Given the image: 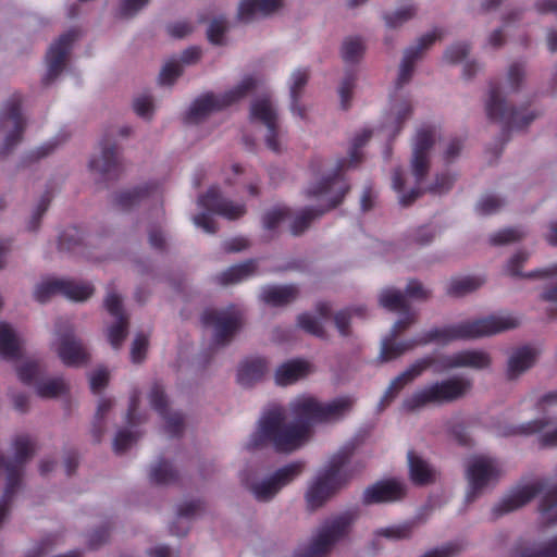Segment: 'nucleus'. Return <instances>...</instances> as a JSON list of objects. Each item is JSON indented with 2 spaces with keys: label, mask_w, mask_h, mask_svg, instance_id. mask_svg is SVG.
<instances>
[{
  "label": "nucleus",
  "mask_w": 557,
  "mask_h": 557,
  "mask_svg": "<svg viewBox=\"0 0 557 557\" xmlns=\"http://www.w3.org/2000/svg\"><path fill=\"white\" fill-rule=\"evenodd\" d=\"M410 479L417 485H425L433 481V472L429 465L412 450L408 453Z\"/></svg>",
  "instance_id": "39"
},
{
  "label": "nucleus",
  "mask_w": 557,
  "mask_h": 557,
  "mask_svg": "<svg viewBox=\"0 0 557 557\" xmlns=\"http://www.w3.org/2000/svg\"><path fill=\"white\" fill-rule=\"evenodd\" d=\"M435 362L433 357H424L412 364H410L405 371L397 375L388 385L381 401L380 408L383 410L387 407L398 395V393L408 384L412 383L419 377L425 370L432 367Z\"/></svg>",
  "instance_id": "18"
},
{
  "label": "nucleus",
  "mask_w": 557,
  "mask_h": 557,
  "mask_svg": "<svg viewBox=\"0 0 557 557\" xmlns=\"http://www.w3.org/2000/svg\"><path fill=\"white\" fill-rule=\"evenodd\" d=\"M148 349V337L139 333L136 335L132 348H131V358L134 363H140L146 358V352Z\"/></svg>",
  "instance_id": "62"
},
{
  "label": "nucleus",
  "mask_w": 557,
  "mask_h": 557,
  "mask_svg": "<svg viewBox=\"0 0 557 557\" xmlns=\"http://www.w3.org/2000/svg\"><path fill=\"white\" fill-rule=\"evenodd\" d=\"M226 32V20L224 17L214 18L208 28V39L213 45H221Z\"/></svg>",
  "instance_id": "64"
},
{
  "label": "nucleus",
  "mask_w": 557,
  "mask_h": 557,
  "mask_svg": "<svg viewBox=\"0 0 557 557\" xmlns=\"http://www.w3.org/2000/svg\"><path fill=\"white\" fill-rule=\"evenodd\" d=\"M434 127L424 126L417 132L412 157V172L417 183H421L429 172V151L434 145Z\"/></svg>",
  "instance_id": "20"
},
{
  "label": "nucleus",
  "mask_w": 557,
  "mask_h": 557,
  "mask_svg": "<svg viewBox=\"0 0 557 557\" xmlns=\"http://www.w3.org/2000/svg\"><path fill=\"white\" fill-rule=\"evenodd\" d=\"M201 323L214 330L215 345L228 344L244 323L243 311L232 305L224 309H206L201 314Z\"/></svg>",
  "instance_id": "9"
},
{
  "label": "nucleus",
  "mask_w": 557,
  "mask_h": 557,
  "mask_svg": "<svg viewBox=\"0 0 557 557\" xmlns=\"http://www.w3.org/2000/svg\"><path fill=\"white\" fill-rule=\"evenodd\" d=\"M364 46L359 37L347 38L342 46V57L346 63H356L360 60Z\"/></svg>",
  "instance_id": "48"
},
{
  "label": "nucleus",
  "mask_w": 557,
  "mask_h": 557,
  "mask_svg": "<svg viewBox=\"0 0 557 557\" xmlns=\"http://www.w3.org/2000/svg\"><path fill=\"white\" fill-rule=\"evenodd\" d=\"M349 189L347 180L338 173L323 177L318 184L309 186L305 190L307 198L327 197V203L320 207H306L300 210L290 224V233L294 236L304 234L313 221L338 207Z\"/></svg>",
  "instance_id": "4"
},
{
  "label": "nucleus",
  "mask_w": 557,
  "mask_h": 557,
  "mask_svg": "<svg viewBox=\"0 0 557 557\" xmlns=\"http://www.w3.org/2000/svg\"><path fill=\"white\" fill-rule=\"evenodd\" d=\"M416 7L413 4L405 5L394 13H386L384 20L387 27L396 28L403 25L405 22L412 18L416 14Z\"/></svg>",
  "instance_id": "53"
},
{
  "label": "nucleus",
  "mask_w": 557,
  "mask_h": 557,
  "mask_svg": "<svg viewBox=\"0 0 557 557\" xmlns=\"http://www.w3.org/2000/svg\"><path fill=\"white\" fill-rule=\"evenodd\" d=\"M198 205L228 220L238 219L246 213L244 203H236L223 198L216 187H210L205 195L200 196Z\"/></svg>",
  "instance_id": "24"
},
{
  "label": "nucleus",
  "mask_w": 557,
  "mask_h": 557,
  "mask_svg": "<svg viewBox=\"0 0 557 557\" xmlns=\"http://www.w3.org/2000/svg\"><path fill=\"white\" fill-rule=\"evenodd\" d=\"M298 294L296 285L268 286L263 288L261 298L268 305L280 307L294 301Z\"/></svg>",
  "instance_id": "34"
},
{
  "label": "nucleus",
  "mask_w": 557,
  "mask_h": 557,
  "mask_svg": "<svg viewBox=\"0 0 557 557\" xmlns=\"http://www.w3.org/2000/svg\"><path fill=\"white\" fill-rule=\"evenodd\" d=\"M40 374V364L37 361H26L17 368V376L24 384L34 383Z\"/></svg>",
  "instance_id": "60"
},
{
  "label": "nucleus",
  "mask_w": 557,
  "mask_h": 557,
  "mask_svg": "<svg viewBox=\"0 0 557 557\" xmlns=\"http://www.w3.org/2000/svg\"><path fill=\"white\" fill-rule=\"evenodd\" d=\"M310 371V363L300 360L293 359L281 364L275 371V383L281 386H287L294 384L300 379L308 375Z\"/></svg>",
  "instance_id": "29"
},
{
  "label": "nucleus",
  "mask_w": 557,
  "mask_h": 557,
  "mask_svg": "<svg viewBox=\"0 0 557 557\" xmlns=\"http://www.w3.org/2000/svg\"><path fill=\"white\" fill-rule=\"evenodd\" d=\"M0 356L5 359H16L20 356V344L7 323H0Z\"/></svg>",
  "instance_id": "41"
},
{
  "label": "nucleus",
  "mask_w": 557,
  "mask_h": 557,
  "mask_svg": "<svg viewBox=\"0 0 557 557\" xmlns=\"http://www.w3.org/2000/svg\"><path fill=\"white\" fill-rule=\"evenodd\" d=\"M550 420L547 418L536 419L519 425H507L498 429V435L500 436H515V435H532L541 433L548 424Z\"/></svg>",
  "instance_id": "40"
},
{
  "label": "nucleus",
  "mask_w": 557,
  "mask_h": 557,
  "mask_svg": "<svg viewBox=\"0 0 557 557\" xmlns=\"http://www.w3.org/2000/svg\"><path fill=\"white\" fill-rule=\"evenodd\" d=\"M359 516V509L347 510L325 522L309 548L297 557H323L344 537Z\"/></svg>",
  "instance_id": "8"
},
{
  "label": "nucleus",
  "mask_w": 557,
  "mask_h": 557,
  "mask_svg": "<svg viewBox=\"0 0 557 557\" xmlns=\"http://www.w3.org/2000/svg\"><path fill=\"white\" fill-rule=\"evenodd\" d=\"M443 37L444 30L442 28H435L431 33L421 36L416 47H410L405 51L396 81L397 89L401 88L410 81L413 74L416 61L421 57L422 52Z\"/></svg>",
  "instance_id": "17"
},
{
  "label": "nucleus",
  "mask_w": 557,
  "mask_h": 557,
  "mask_svg": "<svg viewBox=\"0 0 557 557\" xmlns=\"http://www.w3.org/2000/svg\"><path fill=\"white\" fill-rule=\"evenodd\" d=\"M305 469L304 461H294L276 470L269 479L251 486L259 502L272 499L284 486L293 482Z\"/></svg>",
  "instance_id": "12"
},
{
  "label": "nucleus",
  "mask_w": 557,
  "mask_h": 557,
  "mask_svg": "<svg viewBox=\"0 0 557 557\" xmlns=\"http://www.w3.org/2000/svg\"><path fill=\"white\" fill-rule=\"evenodd\" d=\"M151 407L164 419L165 430L172 437H178L184 431V417L180 412L171 413L163 386L154 383L149 394Z\"/></svg>",
  "instance_id": "21"
},
{
  "label": "nucleus",
  "mask_w": 557,
  "mask_h": 557,
  "mask_svg": "<svg viewBox=\"0 0 557 557\" xmlns=\"http://www.w3.org/2000/svg\"><path fill=\"white\" fill-rule=\"evenodd\" d=\"M354 403L349 396L327 404H321L311 396L298 397L290 404L296 423L286 422L283 409H270L259 420L258 429L251 434L247 448L253 450L272 445L278 453H292L308 441L311 424L342 419L351 410Z\"/></svg>",
  "instance_id": "1"
},
{
  "label": "nucleus",
  "mask_w": 557,
  "mask_h": 557,
  "mask_svg": "<svg viewBox=\"0 0 557 557\" xmlns=\"http://www.w3.org/2000/svg\"><path fill=\"white\" fill-rule=\"evenodd\" d=\"M58 355L67 367L83 366L87 363L89 359V354L85 346L75 337L72 330L61 334Z\"/></svg>",
  "instance_id": "26"
},
{
  "label": "nucleus",
  "mask_w": 557,
  "mask_h": 557,
  "mask_svg": "<svg viewBox=\"0 0 557 557\" xmlns=\"http://www.w3.org/2000/svg\"><path fill=\"white\" fill-rule=\"evenodd\" d=\"M392 184L394 190L399 194V203L403 207H409L422 195V190L418 187L412 188L408 194H404L405 177L404 171L400 168L394 170L392 175Z\"/></svg>",
  "instance_id": "43"
},
{
  "label": "nucleus",
  "mask_w": 557,
  "mask_h": 557,
  "mask_svg": "<svg viewBox=\"0 0 557 557\" xmlns=\"http://www.w3.org/2000/svg\"><path fill=\"white\" fill-rule=\"evenodd\" d=\"M104 307L107 311L115 319L128 318L123 310L122 299L120 295L112 290L108 292L107 294V297L104 299Z\"/></svg>",
  "instance_id": "63"
},
{
  "label": "nucleus",
  "mask_w": 557,
  "mask_h": 557,
  "mask_svg": "<svg viewBox=\"0 0 557 557\" xmlns=\"http://www.w3.org/2000/svg\"><path fill=\"white\" fill-rule=\"evenodd\" d=\"M536 356V350L529 346L516 349L508 360L507 377L513 380L529 370L535 363Z\"/></svg>",
  "instance_id": "31"
},
{
  "label": "nucleus",
  "mask_w": 557,
  "mask_h": 557,
  "mask_svg": "<svg viewBox=\"0 0 557 557\" xmlns=\"http://www.w3.org/2000/svg\"><path fill=\"white\" fill-rule=\"evenodd\" d=\"M78 32L70 29L62 34L47 51V73L42 79L44 85L52 83L63 71L67 54L72 48L73 42L77 39Z\"/></svg>",
  "instance_id": "14"
},
{
  "label": "nucleus",
  "mask_w": 557,
  "mask_h": 557,
  "mask_svg": "<svg viewBox=\"0 0 557 557\" xmlns=\"http://www.w3.org/2000/svg\"><path fill=\"white\" fill-rule=\"evenodd\" d=\"M518 325V319L512 315H490L473 321L431 329L418 336V343H420V346L431 343L447 345L454 341L494 335L515 329Z\"/></svg>",
  "instance_id": "3"
},
{
  "label": "nucleus",
  "mask_w": 557,
  "mask_h": 557,
  "mask_svg": "<svg viewBox=\"0 0 557 557\" xmlns=\"http://www.w3.org/2000/svg\"><path fill=\"white\" fill-rule=\"evenodd\" d=\"M372 132L370 129H363L361 133L357 134L349 150V160H338L336 169L331 175L338 173L345 178L343 174L344 169L348 166H357L362 161L363 154L361 148L369 141Z\"/></svg>",
  "instance_id": "35"
},
{
  "label": "nucleus",
  "mask_w": 557,
  "mask_h": 557,
  "mask_svg": "<svg viewBox=\"0 0 557 557\" xmlns=\"http://www.w3.org/2000/svg\"><path fill=\"white\" fill-rule=\"evenodd\" d=\"M182 66L176 61H169L162 67L159 74L161 85H172L182 75Z\"/></svg>",
  "instance_id": "59"
},
{
  "label": "nucleus",
  "mask_w": 557,
  "mask_h": 557,
  "mask_svg": "<svg viewBox=\"0 0 557 557\" xmlns=\"http://www.w3.org/2000/svg\"><path fill=\"white\" fill-rule=\"evenodd\" d=\"M396 338L397 337H392V335H389L382 342L381 359L383 361L394 360L404 355L406 351L420 346V343H418V337L401 342H397Z\"/></svg>",
  "instance_id": "37"
},
{
  "label": "nucleus",
  "mask_w": 557,
  "mask_h": 557,
  "mask_svg": "<svg viewBox=\"0 0 557 557\" xmlns=\"http://www.w3.org/2000/svg\"><path fill=\"white\" fill-rule=\"evenodd\" d=\"M112 400L108 398H103L100 400L97 412L95 414V422L92 426V435L97 443L101 441V436L103 434V423L106 414L109 412V410L112 408Z\"/></svg>",
  "instance_id": "54"
},
{
  "label": "nucleus",
  "mask_w": 557,
  "mask_h": 557,
  "mask_svg": "<svg viewBox=\"0 0 557 557\" xmlns=\"http://www.w3.org/2000/svg\"><path fill=\"white\" fill-rule=\"evenodd\" d=\"M483 284V280L478 276H466L451 280L447 287V294L455 297L463 296L478 289Z\"/></svg>",
  "instance_id": "44"
},
{
  "label": "nucleus",
  "mask_w": 557,
  "mask_h": 557,
  "mask_svg": "<svg viewBox=\"0 0 557 557\" xmlns=\"http://www.w3.org/2000/svg\"><path fill=\"white\" fill-rule=\"evenodd\" d=\"M282 5L281 0H243L238 8V20L250 22L257 14L267 16Z\"/></svg>",
  "instance_id": "30"
},
{
  "label": "nucleus",
  "mask_w": 557,
  "mask_h": 557,
  "mask_svg": "<svg viewBox=\"0 0 557 557\" xmlns=\"http://www.w3.org/2000/svg\"><path fill=\"white\" fill-rule=\"evenodd\" d=\"M290 215V209L288 207H275L267 211L262 216V224L267 231H275L281 222Z\"/></svg>",
  "instance_id": "50"
},
{
  "label": "nucleus",
  "mask_w": 557,
  "mask_h": 557,
  "mask_svg": "<svg viewBox=\"0 0 557 557\" xmlns=\"http://www.w3.org/2000/svg\"><path fill=\"white\" fill-rule=\"evenodd\" d=\"M298 325L311 335L326 338V332L321 323L309 313H302L298 317Z\"/></svg>",
  "instance_id": "57"
},
{
  "label": "nucleus",
  "mask_w": 557,
  "mask_h": 557,
  "mask_svg": "<svg viewBox=\"0 0 557 557\" xmlns=\"http://www.w3.org/2000/svg\"><path fill=\"white\" fill-rule=\"evenodd\" d=\"M372 132L370 129H363L361 133L357 134L349 150V160H338L336 169L331 175L338 173L345 178L343 174L344 169L348 166H357L362 161L363 154L361 148L369 141Z\"/></svg>",
  "instance_id": "36"
},
{
  "label": "nucleus",
  "mask_w": 557,
  "mask_h": 557,
  "mask_svg": "<svg viewBox=\"0 0 557 557\" xmlns=\"http://www.w3.org/2000/svg\"><path fill=\"white\" fill-rule=\"evenodd\" d=\"M545 486L546 485L543 481H536L517 488L511 494L504 497L502 502L493 508L494 518H498L527 505L541 494Z\"/></svg>",
  "instance_id": "23"
},
{
  "label": "nucleus",
  "mask_w": 557,
  "mask_h": 557,
  "mask_svg": "<svg viewBox=\"0 0 557 557\" xmlns=\"http://www.w3.org/2000/svg\"><path fill=\"white\" fill-rule=\"evenodd\" d=\"M540 512L550 522H557V485L549 488L542 497Z\"/></svg>",
  "instance_id": "49"
},
{
  "label": "nucleus",
  "mask_w": 557,
  "mask_h": 557,
  "mask_svg": "<svg viewBox=\"0 0 557 557\" xmlns=\"http://www.w3.org/2000/svg\"><path fill=\"white\" fill-rule=\"evenodd\" d=\"M529 255L524 251H518L513 255L507 263V272L511 276L527 277V278H545L557 274V263L548 269H539L528 273H522L520 268L528 260Z\"/></svg>",
  "instance_id": "33"
},
{
  "label": "nucleus",
  "mask_w": 557,
  "mask_h": 557,
  "mask_svg": "<svg viewBox=\"0 0 557 557\" xmlns=\"http://www.w3.org/2000/svg\"><path fill=\"white\" fill-rule=\"evenodd\" d=\"M101 153L99 157H92L89 161V168L101 175L104 181L117 180L123 172L119 158V149L115 143H110L106 136L101 143Z\"/></svg>",
  "instance_id": "16"
},
{
  "label": "nucleus",
  "mask_w": 557,
  "mask_h": 557,
  "mask_svg": "<svg viewBox=\"0 0 557 557\" xmlns=\"http://www.w3.org/2000/svg\"><path fill=\"white\" fill-rule=\"evenodd\" d=\"M416 523L407 521L397 525L381 528L375 531L376 536H383L388 540H405L412 534Z\"/></svg>",
  "instance_id": "47"
},
{
  "label": "nucleus",
  "mask_w": 557,
  "mask_h": 557,
  "mask_svg": "<svg viewBox=\"0 0 557 557\" xmlns=\"http://www.w3.org/2000/svg\"><path fill=\"white\" fill-rule=\"evenodd\" d=\"M52 199V193L50 190H46L42 196L40 197V200L32 215V219L28 224L29 231H36L39 227L40 220L42 215L48 210L50 202Z\"/></svg>",
  "instance_id": "58"
},
{
  "label": "nucleus",
  "mask_w": 557,
  "mask_h": 557,
  "mask_svg": "<svg viewBox=\"0 0 557 557\" xmlns=\"http://www.w3.org/2000/svg\"><path fill=\"white\" fill-rule=\"evenodd\" d=\"M149 479L154 484L174 483L177 480V472L170 462L160 460L151 468Z\"/></svg>",
  "instance_id": "45"
},
{
  "label": "nucleus",
  "mask_w": 557,
  "mask_h": 557,
  "mask_svg": "<svg viewBox=\"0 0 557 557\" xmlns=\"http://www.w3.org/2000/svg\"><path fill=\"white\" fill-rule=\"evenodd\" d=\"M499 470L494 460L484 457L473 460L467 469L469 491L466 495V502H473L491 481L497 480Z\"/></svg>",
  "instance_id": "15"
},
{
  "label": "nucleus",
  "mask_w": 557,
  "mask_h": 557,
  "mask_svg": "<svg viewBox=\"0 0 557 557\" xmlns=\"http://www.w3.org/2000/svg\"><path fill=\"white\" fill-rule=\"evenodd\" d=\"M257 269L253 260H248L244 263L232 265L225 271L216 275V281L221 285H228L238 283L249 277Z\"/></svg>",
  "instance_id": "38"
},
{
  "label": "nucleus",
  "mask_w": 557,
  "mask_h": 557,
  "mask_svg": "<svg viewBox=\"0 0 557 557\" xmlns=\"http://www.w3.org/2000/svg\"><path fill=\"white\" fill-rule=\"evenodd\" d=\"M486 114L491 121L500 122L504 124L503 136L508 137L510 129L525 128L536 117L533 112H527L525 108L517 109L508 107L506 101L500 96V88L498 84H490V94L486 101Z\"/></svg>",
  "instance_id": "7"
},
{
  "label": "nucleus",
  "mask_w": 557,
  "mask_h": 557,
  "mask_svg": "<svg viewBox=\"0 0 557 557\" xmlns=\"http://www.w3.org/2000/svg\"><path fill=\"white\" fill-rule=\"evenodd\" d=\"M491 357L482 350H461L453 355L442 356L438 363L442 369L471 368L474 370L486 369L491 366Z\"/></svg>",
  "instance_id": "25"
},
{
  "label": "nucleus",
  "mask_w": 557,
  "mask_h": 557,
  "mask_svg": "<svg viewBox=\"0 0 557 557\" xmlns=\"http://www.w3.org/2000/svg\"><path fill=\"white\" fill-rule=\"evenodd\" d=\"M470 380L454 376L436 381L416 391L403 400L405 411L414 412L428 406H442L462 398L471 388Z\"/></svg>",
  "instance_id": "5"
},
{
  "label": "nucleus",
  "mask_w": 557,
  "mask_h": 557,
  "mask_svg": "<svg viewBox=\"0 0 557 557\" xmlns=\"http://www.w3.org/2000/svg\"><path fill=\"white\" fill-rule=\"evenodd\" d=\"M21 107L22 96L14 94L0 112V129L8 131L0 147V157L8 156L23 139L26 121L22 115Z\"/></svg>",
  "instance_id": "10"
},
{
  "label": "nucleus",
  "mask_w": 557,
  "mask_h": 557,
  "mask_svg": "<svg viewBox=\"0 0 557 557\" xmlns=\"http://www.w3.org/2000/svg\"><path fill=\"white\" fill-rule=\"evenodd\" d=\"M309 79L308 69H297L290 77L289 95H290V110L300 119H305L306 109L299 104L302 90Z\"/></svg>",
  "instance_id": "32"
},
{
  "label": "nucleus",
  "mask_w": 557,
  "mask_h": 557,
  "mask_svg": "<svg viewBox=\"0 0 557 557\" xmlns=\"http://www.w3.org/2000/svg\"><path fill=\"white\" fill-rule=\"evenodd\" d=\"M57 294L74 301H84L94 294V286L90 283L53 278L39 284L35 288L34 297L38 302L44 304Z\"/></svg>",
  "instance_id": "11"
},
{
  "label": "nucleus",
  "mask_w": 557,
  "mask_h": 557,
  "mask_svg": "<svg viewBox=\"0 0 557 557\" xmlns=\"http://www.w3.org/2000/svg\"><path fill=\"white\" fill-rule=\"evenodd\" d=\"M524 237V232L520 227H507L493 234L490 242L494 246L515 243Z\"/></svg>",
  "instance_id": "55"
},
{
  "label": "nucleus",
  "mask_w": 557,
  "mask_h": 557,
  "mask_svg": "<svg viewBox=\"0 0 557 557\" xmlns=\"http://www.w3.org/2000/svg\"><path fill=\"white\" fill-rule=\"evenodd\" d=\"M128 332V318L116 319V322L108 329V339L114 349H119Z\"/></svg>",
  "instance_id": "51"
},
{
  "label": "nucleus",
  "mask_w": 557,
  "mask_h": 557,
  "mask_svg": "<svg viewBox=\"0 0 557 557\" xmlns=\"http://www.w3.org/2000/svg\"><path fill=\"white\" fill-rule=\"evenodd\" d=\"M435 362L433 357H424L412 364H410L405 371L397 375L388 385L381 401L380 408L383 410L387 407L398 395V393L408 384L412 383L419 377L425 370L432 367Z\"/></svg>",
  "instance_id": "19"
},
{
  "label": "nucleus",
  "mask_w": 557,
  "mask_h": 557,
  "mask_svg": "<svg viewBox=\"0 0 557 557\" xmlns=\"http://www.w3.org/2000/svg\"><path fill=\"white\" fill-rule=\"evenodd\" d=\"M406 495V486L394 480L379 481L368 486L362 494L364 505L395 503L403 499Z\"/></svg>",
  "instance_id": "22"
},
{
  "label": "nucleus",
  "mask_w": 557,
  "mask_h": 557,
  "mask_svg": "<svg viewBox=\"0 0 557 557\" xmlns=\"http://www.w3.org/2000/svg\"><path fill=\"white\" fill-rule=\"evenodd\" d=\"M268 371V362L261 357H250L243 360L237 370V382L244 387H250L260 382Z\"/></svg>",
  "instance_id": "27"
},
{
  "label": "nucleus",
  "mask_w": 557,
  "mask_h": 557,
  "mask_svg": "<svg viewBox=\"0 0 557 557\" xmlns=\"http://www.w3.org/2000/svg\"><path fill=\"white\" fill-rule=\"evenodd\" d=\"M83 238L77 227L72 226L64 230L59 236L60 250H73L82 243Z\"/></svg>",
  "instance_id": "56"
},
{
  "label": "nucleus",
  "mask_w": 557,
  "mask_h": 557,
  "mask_svg": "<svg viewBox=\"0 0 557 557\" xmlns=\"http://www.w3.org/2000/svg\"><path fill=\"white\" fill-rule=\"evenodd\" d=\"M357 445L346 443L329 460L325 469L312 482L306 493L307 505L311 510L322 507L354 475L364 468L362 462L351 463Z\"/></svg>",
  "instance_id": "2"
},
{
  "label": "nucleus",
  "mask_w": 557,
  "mask_h": 557,
  "mask_svg": "<svg viewBox=\"0 0 557 557\" xmlns=\"http://www.w3.org/2000/svg\"><path fill=\"white\" fill-rule=\"evenodd\" d=\"M504 205V201L493 195H486L476 203L475 210L481 215H490L497 212Z\"/></svg>",
  "instance_id": "61"
},
{
  "label": "nucleus",
  "mask_w": 557,
  "mask_h": 557,
  "mask_svg": "<svg viewBox=\"0 0 557 557\" xmlns=\"http://www.w3.org/2000/svg\"><path fill=\"white\" fill-rule=\"evenodd\" d=\"M257 86V81L252 76H246L237 86L233 89L225 91L221 95L213 92H206L195 99L189 110L185 114L186 123H199L210 113L214 111H221L251 92Z\"/></svg>",
  "instance_id": "6"
},
{
  "label": "nucleus",
  "mask_w": 557,
  "mask_h": 557,
  "mask_svg": "<svg viewBox=\"0 0 557 557\" xmlns=\"http://www.w3.org/2000/svg\"><path fill=\"white\" fill-rule=\"evenodd\" d=\"M352 315L364 318L366 308H347L335 313L334 324L342 336H348L350 334V320Z\"/></svg>",
  "instance_id": "46"
},
{
  "label": "nucleus",
  "mask_w": 557,
  "mask_h": 557,
  "mask_svg": "<svg viewBox=\"0 0 557 557\" xmlns=\"http://www.w3.org/2000/svg\"><path fill=\"white\" fill-rule=\"evenodd\" d=\"M158 191V184L146 183L143 186L119 193L115 196L114 203L119 209L127 211L143 202L145 199L154 196Z\"/></svg>",
  "instance_id": "28"
},
{
  "label": "nucleus",
  "mask_w": 557,
  "mask_h": 557,
  "mask_svg": "<svg viewBox=\"0 0 557 557\" xmlns=\"http://www.w3.org/2000/svg\"><path fill=\"white\" fill-rule=\"evenodd\" d=\"M380 305L393 312H407L409 305L406 296L398 289L386 288L382 290L379 297Z\"/></svg>",
  "instance_id": "42"
},
{
  "label": "nucleus",
  "mask_w": 557,
  "mask_h": 557,
  "mask_svg": "<svg viewBox=\"0 0 557 557\" xmlns=\"http://www.w3.org/2000/svg\"><path fill=\"white\" fill-rule=\"evenodd\" d=\"M250 121L260 122L267 127L265 144L273 152L278 153L281 146L278 141V123L277 114L272 104L270 97H261L251 102Z\"/></svg>",
  "instance_id": "13"
},
{
  "label": "nucleus",
  "mask_w": 557,
  "mask_h": 557,
  "mask_svg": "<svg viewBox=\"0 0 557 557\" xmlns=\"http://www.w3.org/2000/svg\"><path fill=\"white\" fill-rule=\"evenodd\" d=\"M37 394L42 398H53L66 391L63 379L57 377L37 384Z\"/></svg>",
  "instance_id": "52"
}]
</instances>
